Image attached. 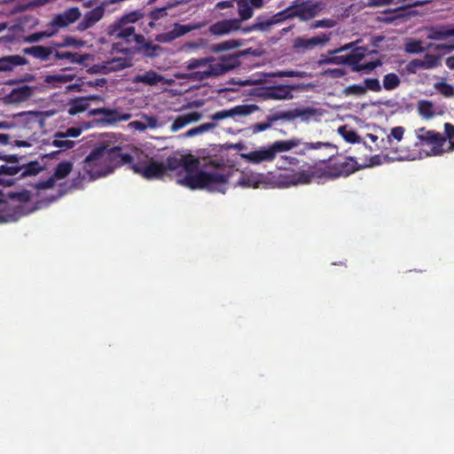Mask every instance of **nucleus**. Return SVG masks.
<instances>
[{
	"label": "nucleus",
	"mask_w": 454,
	"mask_h": 454,
	"mask_svg": "<svg viewBox=\"0 0 454 454\" xmlns=\"http://www.w3.org/2000/svg\"><path fill=\"white\" fill-rule=\"evenodd\" d=\"M200 160L192 154L183 155L182 169L186 176L179 179L178 184L192 190H207L209 192H225L226 184L229 182L231 174L220 170H199Z\"/></svg>",
	"instance_id": "nucleus-1"
},
{
	"label": "nucleus",
	"mask_w": 454,
	"mask_h": 454,
	"mask_svg": "<svg viewBox=\"0 0 454 454\" xmlns=\"http://www.w3.org/2000/svg\"><path fill=\"white\" fill-rule=\"evenodd\" d=\"M354 43H346L340 48L330 51L329 54L322 55L318 60L319 66L334 64V65H347L350 67L352 65L360 62L367 54V50L364 47H355Z\"/></svg>",
	"instance_id": "nucleus-2"
},
{
	"label": "nucleus",
	"mask_w": 454,
	"mask_h": 454,
	"mask_svg": "<svg viewBox=\"0 0 454 454\" xmlns=\"http://www.w3.org/2000/svg\"><path fill=\"white\" fill-rule=\"evenodd\" d=\"M319 163L324 165V177L327 178L348 176L361 168L355 158L342 155L319 160Z\"/></svg>",
	"instance_id": "nucleus-3"
},
{
	"label": "nucleus",
	"mask_w": 454,
	"mask_h": 454,
	"mask_svg": "<svg viewBox=\"0 0 454 454\" xmlns=\"http://www.w3.org/2000/svg\"><path fill=\"white\" fill-rule=\"evenodd\" d=\"M239 55L237 53L223 55L217 60H213L206 70L192 74V78L202 81L210 77L222 75L240 66Z\"/></svg>",
	"instance_id": "nucleus-4"
},
{
	"label": "nucleus",
	"mask_w": 454,
	"mask_h": 454,
	"mask_svg": "<svg viewBox=\"0 0 454 454\" xmlns=\"http://www.w3.org/2000/svg\"><path fill=\"white\" fill-rule=\"evenodd\" d=\"M82 168L91 179L112 173L104 154L103 146H98L90 152L82 162Z\"/></svg>",
	"instance_id": "nucleus-5"
},
{
	"label": "nucleus",
	"mask_w": 454,
	"mask_h": 454,
	"mask_svg": "<svg viewBox=\"0 0 454 454\" xmlns=\"http://www.w3.org/2000/svg\"><path fill=\"white\" fill-rule=\"evenodd\" d=\"M417 138L421 145H431L432 155H441L445 150L442 148L446 143V137L439 132L427 129L425 127L416 130Z\"/></svg>",
	"instance_id": "nucleus-6"
},
{
	"label": "nucleus",
	"mask_w": 454,
	"mask_h": 454,
	"mask_svg": "<svg viewBox=\"0 0 454 454\" xmlns=\"http://www.w3.org/2000/svg\"><path fill=\"white\" fill-rule=\"evenodd\" d=\"M319 162L307 164V168L286 177V185H297L309 184L314 177H323V167Z\"/></svg>",
	"instance_id": "nucleus-7"
},
{
	"label": "nucleus",
	"mask_w": 454,
	"mask_h": 454,
	"mask_svg": "<svg viewBox=\"0 0 454 454\" xmlns=\"http://www.w3.org/2000/svg\"><path fill=\"white\" fill-rule=\"evenodd\" d=\"M102 146L104 147V154L106 156L111 172H114L115 168L121 167L125 164L132 165L133 157L129 153H124L122 147H111L109 145Z\"/></svg>",
	"instance_id": "nucleus-8"
},
{
	"label": "nucleus",
	"mask_w": 454,
	"mask_h": 454,
	"mask_svg": "<svg viewBox=\"0 0 454 454\" xmlns=\"http://www.w3.org/2000/svg\"><path fill=\"white\" fill-rule=\"evenodd\" d=\"M130 168L136 174H139L146 179H160L166 174L165 164L162 162L137 163L132 164Z\"/></svg>",
	"instance_id": "nucleus-9"
},
{
	"label": "nucleus",
	"mask_w": 454,
	"mask_h": 454,
	"mask_svg": "<svg viewBox=\"0 0 454 454\" xmlns=\"http://www.w3.org/2000/svg\"><path fill=\"white\" fill-rule=\"evenodd\" d=\"M143 17L144 14L140 11H133L126 13L108 25L106 29V34L108 37H114L124 28H127V27H129L128 24L135 23Z\"/></svg>",
	"instance_id": "nucleus-10"
},
{
	"label": "nucleus",
	"mask_w": 454,
	"mask_h": 454,
	"mask_svg": "<svg viewBox=\"0 0 454 454\" xmlns=\"http://www.w3.org/2000/svg\"><path fill=\"white\" fill-rule=\"evenodd\" d=\"M106 5L107 4L106 2H102L99 5L96 6L92 10L86 12L82 19L78 22L76 30L79 32H84L93 27L99 20L103 19Z\"/></svg>",
	"instance_id": "nucleus-11"
},
{
	"label": "nucleus",
	"mask_w": 454,
	"mask_h": 454,
	"mask_svg": "<svg viewBox=\"0 0 454 454\" xmlns=\"http://www.w3.org/2000/svg\"><path fill=\"white\" fill-rule=\"evenodd\" d=\"M82 14L78 7H71L64 11L62 13H59L51 20L49 23L53 30L52 32L58 31L59 28L68 27L70 24L74 23L81 18Z\"/></svg>",
	"instance_id": "nucleus-12"
},
{
	"label": "nucleus",
	"mask_w": 454,
	"mask_h": 454,
	"mask_svg": "<svg viewBox=\"0 0 454 454\" xmlns=\"http://www.w3.org/2000/svg\"><path fill=\"white\" fill-rule=\"evenodd\" d=\"M300 1L301 0H295L294 4L292 5L293 12L291 16H293V18L297 17L302 21L312 20L322 9L321 3L309 4L301 2L298 4Z\"/></svg>",
	"instance_id": "nucleus-13"
},
{
	"label": "nucleus",
	"mask_w": 454,
	"mask_h": 454,
	"mask_svg": "<svg viewBox=\"0 0 454 454\" xmlns=\"http://www.w3.org/2000/svg\"><path fill=\"white\" fill-rule=\"evenodd\" d=\"M258 110L259 106L257 105H239L231 109L218 111L211 115V119L218 121L227 118H233L237 115L247 116Z\"/></svg>",
	"instance_id": "nucleus-14"
},
{
	"label": "nucleus",
	"mask_w": 454,
	"mask_h": 454,
	"mask_svg": "<svg viewBox=\"0 0 454 454\" xmlns=\"http://www.w3.org/2000/svg\"><path fill=\"white\" fill-rule=\"evenodd\" d=\"M240 20L238 19H226L216 21L209 26L208 32L213 35H224L231 32L242 30Z\"/></svg>",
	"instance_id": "nucleus-15"
},
{
	"label": "nucleus",
	"mask_w": 454,
	"mask_h": 454,
	"mask_svg": "<svg viewBox=\"0 0 454 454\" xmlns=\"http://www.w3.org/2000/svg\"><path fill=\"white\" fill-rule=\"evenodd\" d=\"M194 28V26L175 23L172 30L157 35L155 41L161 43H168L186 35Z\"/></svg>",
	"instance_id": "nucleus-16"
},
{
	"label": "nucleus",
	"mask_w": 454,
	"mask_h": 454,
	"mask_svg": "<svg viewBox=\"0 0 454 454\" xmlns=\"http://www.w3.org/2000/svg\"><path fill=\"white\" fill-rule=\"evenodd\" d=\"M242 157L249 163L260 164L262 162H271L276 158L271 146L261 147L258 150L242 154Z\"/></svg>",
	"instance_id": "nucleus-17"
},
{
	"label": "nucleus",
	"mask_w": 454,
	"mask_h": 454,
	"mask_svg": "<svg viewBox=\"0 0 454 454\" xmlns=\"http://www.w3.org/2000/svg\"><path fill=\"white\" fill-rule=\"evenodd\" d=\"M330 40V35L321 34L311 38L297 37L294 42V47L296 50L313 49L317 45H325Z\"/></svg>",
	"instance_id": "nucleus-18"
},
{
	"label": "nucleus",
	"mask_w": 454,
	"mask_h": 454,
	"mask_svg": "<svg viewBox=\"0 0 454 454\" xmlns=\"http://www.w3.org/2000/svg\"><path fill=\"white\" fill-rule=\"evenodd\" d=\"M317 110L314 107H304V108H295L291 111L281 112V115L278 116L276 119H284L287 121L294 120L296 118H301L303 120H309L311 117L317 115Z\"/></svg>",
	"instance_id": "nucleus-19"
},
{
	"label": "nucleus",
	"mask_w": 454,
	"mask_h": 454,
	"mask_svg": "<svg viewBox=\"0 0 454 454\" xmlns=\"http://www.w3.org/2000/svg\"><path fill=\"white\" fill-rule=\"evenodd\" d=\"M33 94V90L28 85L14 88L5 96L8 103H20L28 99Z\"/></svg>",
	"instance_id": "nucleus-20"
},
{
	"label": "nucleus",
	"mask_w": 454,
	"mask_h": 454,
	"mask_svg": "<svg viewBox=\"0 0 454 454\" xmlns=\"http://www.w3.org/2000/svg\"><path fill=\"white\" fill-rule=\"evenodd\" d=\"M103 117L98 119L97 121L106 124H114L121 121H129L131 118V114L128 113H120L116 109L105 108L102 114Z\"/></svg>",
	"instance_id": "nucleus-21"
},
{
	"label": "nucleus",
	"mask_w": 454,
	"mask_h": 454,
	"mask_svg": "<svg viewBox=\"0 0 454 454\" xmlns=\"http://www.w3.org/2000/svg\"><path fill=\"white\" fill-rule=\"evenodd\" d=\"M273 26L270 16L259 15L252 25L243 27L242 32L244 34H247L252 31L267 32L270 31Z\"/></svg>",
	"instance_id": "nucleus-22"
},
{
	"label": "nucleus",
	"mask_w": 454,
	"mask_h": 454,
	"mask_svg": "<svg viewBox=\"0 0 454 454\" xmlns=\"http://www.w3.org/2000/svg\"><path fill=\"white\" fill-rule=\"evenodd\" d=\"M295 90L294 86L279 84L270 86V99L271 100H285L293 98V90Z\"/></svg>",
	"instance_id": "nucleus-23"
},
{
	"label": "nucleus",
	"mask_w": 454,
	"mask_h": 454,
	"mask_svg": "<svg viewBox=\"0 0 454 454\" xmlns=\"http://www.w3.org/2000/svg\"><path fill=\"white\" fill-rule=\"evenodd\" d=\"M27 64V59L20 55H9L0 58V72L12 71L15 67Z\"/></svg>",
	"instance_id": "nucleus-24"
},
{
	"label": "nucleus",
	"mask_w": 454,
	"mask_h": 454,
	"mask_svg": "<svg viewBox=\"0 0 454 454\" xmlns=\"http://www.w3.org/2000/svg\"><path fill=\"white\" fill-rule=\"evenodd\" d=\"M21 215H23L21 206L10 207L4 203V207L0 209V223L17 221Z\"/></svg>",
	"instance_id": "nucleus-25"
},
{
	"label": "nucleus",
	"mask_w": 454,
	"mask_h": 454,
	"mask_svg": "<svg viewBox=\"0 0 454 454\" xmlns=\"http://www.w3.org/2000/svg\"><path fill=\"white\" fill-rule=\"evenodd\" d=\"M22 51L24 54L30 55L40 60H48L51 55H54V51L51 48L43 45L24 48Z\"/></svg>",
	"instance_id": "nucleus-26"
},
{
	"label": "nucleus",
	"mask_w": 454,
	"mask_h": 454,
	"mask_svg": "<svg viewBox=\"0 0 454 454\" xmlns=\"http://www.w3.org/2000/svg\"><path fill=\"white\" fill-rule=\"evenodd\" d=\"M163 80V77L153 70L146 71L145 74H137L133 77L134 83H144L149 86L157 85Z\"/></svg>",
	"instance_id": "nucleus-27"
},
{
	"label": "nucleus",
	"mask_w": 454,
	"mask_h": 454,
	"mask_svg": "<svg viewBox=\"0 0 454 454\" xmlns=\"http://www.w3.org/2000/svg\"><path fill=\"white\" fill-rule=\"evenodd\" d=\"M301 144L302 143H301V139L293 137V138L287 139V140L275 141L274 143H272L270 145V146H271V149L273 150V153L276 157L278 153L288 152Z\"/></svg>",
	"instance_id": "nucleus-28"
},
{
	"label": "nucleus",
	"mask_w": 454,
	"mask_h": 454,
	"mask_svg": "<svg viewBox=\"0 0 454 454\" xmlns=\"http://www.w3.org/2000/svg\"><path fill=\"white\" fill-rule=\"evenodd\" d=\"M55 59H67L71 64H82L88 59L87 54L54 51Z\"/></svg>",
	"instance_id": "nucleus-29"
},
{
	"label": "nucleus",
	"mask_w": 454,
	"mask_h": 454,
	"mask_svg": "<svg viewBox=\"0 0 454 454\" xmlns=\"http://www.w3.org/2000/svg\"><path fill=\"white\" fill-rule=\"evenodd\" d=\"M114 37L117 39H123L128 43L135 42L138 44H141L145 42L144 35L136 34L135 27L133 26L127 27V28H124Z\"/></svg>",
	"instance_id": "nucleus-30"
},
{
	"label": "nucleus",
	"mask_w": 454,
	"mask_h": 454,
	"mask_svg": "<svg viewBox=\"0 0 454 454\" xmlns=\"http://www.w3.org/2000/svg\"><path fill=\"white\" fill-rule=\"evenodd\" d=\"M90 103L87 98H77L73 99L68 107V114L70 115H75L80 113L85 112L89 109Z\"/></svg>",
	"instance_id": "nucleus-31"
},
{
	"label": "nucleus",
	"mask_w": 454,
	"mask_h": 454,
	"mask_svg": "<svg viewBox=\"0 0 454 454\" xmlns=\"http://www.w3.org/2000/svg\"><path fill=\"white\" fill-rule=\"evenodd\" d=\"M74 74H48L44 77V82L52 84L53 87H58L60 84L71 82L74 79Z\"/></svg>",
	"instance_id": "nucleus-32"
},
{
	"label": "nucleus",
	"mask_w": 454,
	"mask_h": 454,
	"mask_svg": "<svg viewBox=\"0 0 454 454\" xmlns=\"http://www.w3.org/2000/svg\"><path fill=\"white\" fill-rule=\"evenodd\" d=\"M21 167L18 165L7 166L1 165L0 166V184H7L11 185L12 184V181L6 180L3 177V176H13L17 175L20 170Z\"/></svg>",
	"instance_id": "nucleus-33"
},
{
	"label": "nucleus",
	"mask_w": 454,
	"mask_h": 454,
	"mask_svg": "<svg viewBox=\"0 0 454 454\" xmlns=\"http://www.w3.org/2000/svg\"><path fill=\"white\" fill-rule=\"evenodd\" d=\"M238 12L240 22L247 20L253 17L254 8L247 2V0H237Z\"/></svg>",
	"instance_id": "nucleus-34"
},
{
	"label": "nucleus",
	"mask_w": 454,
	"mask_h": 454,
	"mask_svg": "<svg viewBox=\"0 0 454 454\" xmlns=\"http://www.w3.org/2000/svg\"><path fill=\"white\" fill-rule=\"evenodd\" d=\"M280 115H281V112H278V113L273 114H270V115L267 116V121H266L257 122V123L254 124L251 127V129H252L253 133L262 132V131L270 129L272 126L273 122L278 121L280 120V119H275V118H277L278 116H280Z\"/></svg>",
	"instance_id": "nucleus-35"
},
{
	"label": "nucleus",
	"mask_w": 454,
	"mask_h": 454,
	"mask_svg": "<svg viewBox=\"0 0 454 454\" xmlns=\"http://www.w3.org/2000/svg\"><path fill=\"white\" fill-rule=\"evenodd\" d=\"M242 44H243L242 41L239 40V39L227 40V41H223L222 43L214 44L212 46V51L214 52L229 51L231 49H237V48L240 47Z\"/></svg>",
	"instance_id": "nucleus-36"
},
{
	"label": "nucleus",
	"mask_w": 454,
	"mask_h": 454,
	"mask_svg": "<svg viewBox=\"0 0 454 454\" xmlns=\"http://www.w3.org/2000/svg\"><path fill=\"white\" fill-rule=\"evenodd\" d=\"M418 111L424 119H431L434 116V105L428 100H420L418 103Z\"/></svg>",
	"instance_id": "nucleus-37"
},
{
	"label": "nucleus",
	"mask_w": 454,
	"mask_h": 454,
	"mask_svg": "<svg viewBox=\"0 0 454 454\" xmlns=\"http://www.w3.org/2000/svg\"><path fill=\"white\" fill-rule=\"evenodd\" d=\"M177 3L175 4H168L166 6L161 8H156L149 12V18L152 20V21L149 22V26H153L154 21H157L168 15L167 11L176 6Z\"/></svg>",
	"instance_id": "nucleus-38"
},
{
	"label": "nucleus",
	"mask_w": 454,
	"mask_h": 454,
	"mask_svg": "<svg viewBox=\"0 0 454 454\" xmlns=\"http://www.w3.org/2000/svg\"><path fill=\"white\" fill-rule=\"evenodd\" d=\"M73 169V163L70 161L59 162L53 172V176L58 180L67 177Z\"/></svg>",
	"instance_id": "nucleus-39"
},
{
	"label": "nucleus",
	"mask_w": 454,
	"mask_h": 454,
	"mask_svg": "<svg viewBox=\"0 0 454 454\" xmlns=\"http://www.w3.org/2000/svg\"><path fill=\"white\" fill-rule=\"evenodd\" d=\"M450 36H454V28L433 27L427 38L430 40H442Z\"/></svg>",
	"instance_id": "nucleus-40"
},
{
	"label": "nucleus",
	"mask_w": 454,
	"mask_h": 454,
	"mask_svg": "<svg viewBox=\"0 0 454 454\" xmlns=\"http://www.w3.org/2000/svg\"><path fill=\"white\" fill-rule=\"evenodd\" d=\"M382 65V62L380 59H376L374 61H369L365 63H360L356 62V64L352 65L351 70L353 72H361L365 71L366 73H370L372 70H374L376 67Z\"/></svg>",
	"instance_id": "nucleus-41"
},
{
	"label": "nucleus",
	"mask_w": 454,
	"mask_h": 454,
	"mask_svg": "<svg viewBox=\"0 0 454 454\" xmlns=\"http://www.w3.org/2000/svg\"><path fill=\"white\" fill-rule=\"evenodd\" d=\"M400 84V79L395 73H389L383 77V88L387 90H392Z\"/></svg>",
	"instance_id": "nucleus-42"
},
{
	"label": "nucleus",
	"mask_w": 454,
	"mask_h": 454,
	"mask_svg": "<svg viewBox=\"0 0 454 454\" xmlns=\"http://www.w3.org/2000/svg\"><path fill=\"white\" fill-rule=\"evenodd\" d=\"M339 133L348 143H359L360 137L354 129H348L345 126L339 128Z\"/></svg>",
	"instance_id": "nucleus-43"
},
{
	"label": "nucleus",
	"mask_w": 454,
	"mask_h": 454,
	"mask_svg": "<svg viewBox=\"0 0 454 454\" xmlns=\"http://www.w3.org/2000/svg\"><path fill=\"white\" fill-rule=\"evenodd\" d=\"M213 60V58L191 59L187 61L186 67L188 70H193L201 67H208Z\"/></svg>",
	"instance_id": "nucleus-44"
},
{
	"label": "nucleus",
	"mask_w": 454,
	"mask_h": 454,
	"mask_svg": "<svg viewBox=\"0 0 454 454\" xmlns=\"http://www.w3.org/2000/svg\"><path fill=\"white\" fill-rule=\"evenodd\" d=\"M292 12H293V6H289L286 9H285L281 12H278V13L270 16L273 25L281 23L287 19H292L293 18V16H291Z\"/></svg>",
	"instance_id": "nucleus-45"
},
{
	"label": "nucleus",
	"mask_w": 454,
	"mask_h": 454,
	"mask_svg": "<svg viewBox=\"0 0 454 454\" xmlns=\"http://www.w3.org/2000/svg\"><path fill=\"white\" fill-rule=\"evenodd\" d=\"M434 88L439 93L447 98L454 97V87L445 82H440L434 84Z\"/></svg>",
	"instance_id": "nucleus-46"
},
{
	"label": "nucleus",
	"mask_w": 454,
	"mask_h": 454,
	"mask_svg": "<svg viewBox=\"0 0 454 454\" xmlns=\"http://www.w3.org/2000/svg\"><path fill=\"white\" fill-rule=\"evenodd\" d=\"M299 160L292 156H282L278 161L277 168L278 169H287L292 166H298Z\"/></svg>",
	"instance_id": "nucleus-47"
},
{
	"label": "nucleus",
	"mask_w": 454,
	"mask_h": 454,
	"mask_svg": "<svg viewBox=\"0 0 454 454\" xmlns=\"http://www.w3.org/2000/svg\"><path fill=\"white\" fill-rule=\"evenodd\" d=\"M422 63L424 69H433L440 65V57L427 53Z\"/></svg>",
	"instance_id": "nucleus-48"
},
{
	"label": "nucleus",
	"mask_w": 454,
	"mask_h": 454,
	"mask_svg": "<svg viewBox=\"0 0 454 454\" xmlns=\"http://www.w3.org/2000/svg\"><path fill=\"white\" fill-rule=\"evenodd\" d=\"M183 155L180 158L169 156L166 160L165 168L167 170H177L182 168Z\"/></svg>",
	"instance_id": "nucleus-49"
},
{
	"label": "nucleus",
	"mask_w": 454,
	"mask_h": 454,
	"mask_svg": "<svg viewBox=\"0 0 454 454\" xmlns=\"http://www.w3.org/2000/svg\"><path fill=\"white\" fill-rule=\"evenodd\" d=\"M405 51L408 53H421L425 51L422 43L419 40H411L405 44Z\"/></svg>",
	"instance_id": "nucleus-50"
},
{
	"label": "nucleus",
	"mask_w": 454,
	"mask_h": 454,
	"mask_svg": "<svg viewBox=\"0 0 454 454\" xmlns=\"http://www.w3.org/2000/svg\"><path fill=\"white\" fill-rule=\"evenodd\" d=\"M363 85L364 88H365V92L367 90L374 92H379L381 90V85L377 78H366Z\"/></svg>",
	"instance_id": "nucleus-51"
},
{
	"label": "nucleus",
	"mask_w": 454,
	"mask_h": 454,
	"mask_svg": "<svg viewBox=\"0 0 454 454\" xmlns=\"http://www.w3.org/2000/svg\"><path fill=\"white\" fill-rule=\"evenodd\" d=\"M10 199L15 200L19 202H27L31 199V192L27 190H22L17 192H12L9 195Z\"/></svg>",
	"instance_id": "nucleus-52"
},
{
	"label": "nucleus",
	"mask_w": 454,
	"mask_h": 454,
	"mask_svg": "<svg viewBox=\"0 0 454 454\" xmlns=\"http://www.w3.org/2000/svg\"><path fill=\"white\" fill-rule=\"evenodd\" d=\"M365 93V88L363 84H352L344 89L345 95L361 96Z\"/></svg>",
	"instance_id": "nucleus-53"
},
{
	"label": "nucleus",
	"mask_w": 454,
	"mask_h": 454,
	"mask_svg": "<svg viewBox=\"0 0 454 454\" xmlns=\"http://www.w3.org/2000/svg\"><path fill=\"white\" fill-rule=\"evenodd\" d=\"M81 129L79 128H76V127H71V128H68L66 132H57L55 134V137H59V138H67L68 137H77L81 135Z\"/></svg>",
	"instance_id": "nucleus-54"
},
{
	"label": "nucleus",
	"mask_w": 454,
	"mask_h": 454,
	"mask_svg": "<svg viewBox=\"0 0 454 454\" xmlns=\"http://www.w3.org/2000/svg\"><path fill=\"white\" fill-rule=\"evenodd\" d=\"M52 145L61 148L63 150L71 149L74 146V142L66 138L56 137L52 141Z\"/></svg>",
	"instance_id": "nucleus-55"
},
{
	"label": "nucleus",
	"mask_w": 454,
	"mask_h": 454,
	"mask_svg": "<svg viewBox=\"0 0 454 454\" xmlns=\"http://www.w3.org/2000/svg\"><path fill=\"white\" fill-rule=\"evenodd\" d=\"M186 125H188L187 121H186V119L184 117V114H181V115H178L175 121H173V123L171 124V127H170V130L172 132H176L178 131L179 129H183L184 127H185Z\"/></svg>",
	"instance_id": "nucleus-56"
},
{
	"label": "nucleus",
	"mask_w": 454,
	"mask_h": 454,
	"mask_svg": "<svg viewBox=\"0 0 454 454\" xmlns=\"http://www.w3.org/2000/svg\"><path fill=\"white\" fill-rule=\"evenodd\" d=\"M419 69H424L422 59H412L406 66L409 74H416Z\"/></svg>",
	"instance_id": "nucleus-57"
},
{
	"label": "nucleus",
	"mask_w": 454,
	"mask_h": 454,
	"mask_svg": "<svg viewBox=\"0 0 454 454\" xmlns=\"http://www.w3.org/2000/svg\"><path fill=\"white\" fill-rule=\"evenodd\" d=\"M336 22L333 20L331 19H324L320 20H316L313 22L310 26L311 28H318V27H325V28H331L335 26Z\"/></svg>",
	"instance_id": "nucleus-58"
},
{
	"label": "nucleus",
	"mask_w": 454,
	"mask_h": 454,
	"mask_svg": "<svg viewBox=\"0 0 454 454\" xmlns=\"http://www.w3.org/2000/svg\"><path fill=\"white\" fill-rule=\"evenodd\" d=\"M84 45V41L81 39H76L73 36H66L63 40V43L59 44L60 47L66 46H74V47H82Z\"/></svg>",
	"instance_id": "nucleus-59"
},
{
	"label": "nucleus",
	"mask_w": 454,
	"mask_h": 454,
	"mask_svg": "<svg viewBox=\"0 0 454 454\" xmlns=\"http://www.w3.org/2000/svg\"><path fill=\"white\" fill-rule=\"evenodd\" d=\"M53 34V32L51 31V33H45V32H35V33H33L27 36H26L24 38V42L26 43H35V42H39L41 39H43V37L45 36H51V35Z\"/></svg>",
	"instance_id": "nucleus-60"
},
{
	"label": "nucleus",
	"mask_w": 454,
	"mask_h": 454,
	"mask_svg": "<svg viewBox=\"0 0 454 454\" xmlns=\"http://www.w3.org/2000/svg\"><path fill=\"white\" fill-rule=\"evenodd\" d=\"M305 150H317L323 147H333V145L329 142H315V143H303Z\"/></svg>",
	"instance_id": "nucleus-61"
},
{
	"label": "nucleus",
	"mask_w": 454,
	"mask_h": 454,
	"mask_svg": "<svg viewBox=\"0 0 454 454\" xmlns=\"http://www.w3.org/2000/svg\"><path fill=\"white\" fill-rule=\"evenodd\" d=\"M255 95L262 100H271L270 86L257 88Z\"/></svg>",
	"instance_id": "nucleus-62"
},
{
	"label": "nucleus",
	"mask_w": 454,
	"mask_h": 454,
	"mask_svg": "<svg viewBox=\"0 0 454 454\" xmlns=\"http://www.w3.org/2000/svg\"><path fill=\"white\" fill-rule=\"evenodd\" d=\"M444 137H446V140L449 139L450 143L453 142L452 139L454 138V125L449 122H446L444 124Z\"/></svg>",
	"instance_id": "nucleus-63"
},
{
	"label": "nucleus",
	"mask_w": 454,
	"mask_h": 454,
	"mask_svg": "<svg viewBox=\"0 0 454 454\" xmlns=\"http://www.w3.org/2000/svg\"><path fill=\"white\" fill-rule=\"evenodd\" d=\"M325 73L333 78H340L346 74V71L343 68L327 69Z\"/></svg>",
	"instance_id": "nucleus-64"
}]
</instances>
